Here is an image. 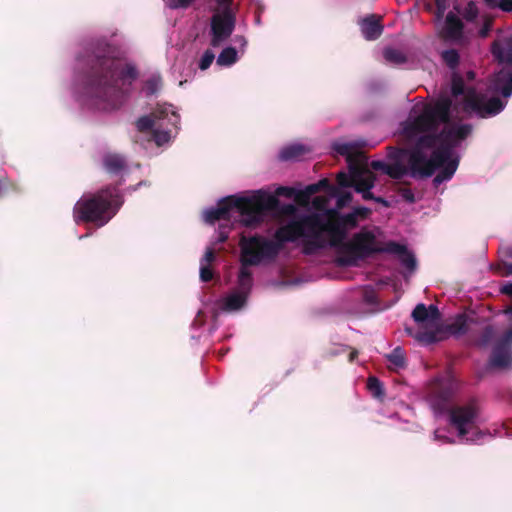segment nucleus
I'll return each mask as SVG.
<instances>
[{
	"label": "nucleus",
	"instance_id": "nucleus-1",
	"mask_svg": "<svg viewBox=\"0 0 512 512\" xmlns=\"http://www.w3.org/2000/svg\"><path fill=\"white\" fill-rule=\"evenodd\" d=\"M83 96L95 108L103 111L118 109L124 102V85L138 78L132 64H123L115 49L104 39L87 42L78 56Z\"/></svg>",
	"mask_w": 512,
	"mask_h": 512
},
{
	"label": "nucleus",
	"instance_id": "nucleus-2",
	"mask_svg": "<svg viewBox=\"0 0 512 512\" xmlns=\"http://www.w3.org/2000/svg\"><path fill=\"white\" fill-rule=\"evenodd\" d=\"M451 107L452 100L449 97H441L434 104L426 105L422 113L404 127L405 135L412 138L417 133L436 132L441 124L449 123ZM458 163V160L448 161V149L442 147L439 133L419 136L409 150L410 175L414 178H428L440 169L433 179L436 187L453 177Z\"/></svg>",
	"mask_w": 512,
	"mask_h": 512
},
{
	"label": "nucleus",
	"instance_id": "nucleus-3",
	"mask_svg": "<svg viewBox=\"0 0 512 512\" xmlns=\"http://www.w3.org/2000/svg\"><path fill=\"white\" fill-rule=\"evenodd\" d=\"M371 213L370 208L354 206L346 214L333 213L331 219H324L322 203V234H326L329 245L335 248V262L339 266H356L360 261L380 253V246L372 231L362 229L347 240L349 232L368 219Z\"/></svg>",
	"mask_w": 512,
	"mask_h": 512
},
{
	"label": "nucleus",
	"instance_id": "nucleus-4",
	"mask_svg": "<svg viewBox=\"0 0 512 512\" xmlns=\"http://www.w3.org/2000/svg\"><path fill=\"white\" fill-rule=\"evenodd\" d=\"M299 238H312L311 245L320 248V215H304L291 219L274 233V240L263 235H242L239 240L240 262L244 265H260L274 261L287 242Z\"/></svg>",
	"mask_w": 512,
	"mask_h": 512
},
{
	"label": "nucleus",
	"instance_id": "nucleus-5",
	"mask_svg": "<svg viewBox=\"0 0 512 512\" xmlns=\"http://www.w3.org/2000/svg\"><path fill=\"white\" fill-rule=\"evenodd\" d=\"M123 203V195L117 186H105L76 202L73 208L74 221L102 227L117 214Z\"/></svg>",
	"mask_w": 512,
	"mask_h": 512
},
{
	"label": "nucleus",
	"instance_id": "nucleus-6",
	"mask_svg": "<svg viewBox=\"0 0 512 512\" xmlns=\"http://www.w3.org/2000/svg\"><path fill=\"white\" fill-rule=\"evenodd\" d=\"M233 196V209L240 214V222L245 227H257L260 225L268 212H276L281 217L298 219L304 217L299 215L298 209L293 204H280L277 197L258 191L250 197Z\"/></svg>",
	"mask_w": 512,
	"mask_h": 512
},
{
	"label": "nucleus",
	"instance_id": "nucleus-7",
	"mask_svg": "<svg viewBox=\"0 0 512 512\" xmlns=\"http://www.w3.org/2000/svg\"><path fill=\"white\" fill-rule=\"evenodd\" d=\"M354 175L341 171L332 184L322 177V201L324 204V219H331L333 213L344 214L342 211L353 201V194L347 190L353 186Z\"/></svg>",
	"mask_w": 512,
	"mask_h": 512
},
{
	"label": "nucleus",
	"instance_id": "nucleus-8",
	"mask_svg": "<svg viewBox=\"0 0 512 512\" xmlns=\"http://www.w3.org/2000/svg\"><path fill=\"white\" fill-rule=\"evenodd\" d=\"M480 406L476 399H470L463 404H455L448 410V420L452 428L457 431V436L465 441H477L483 437L478 427Z\"/></svg>",
	"mask_w": 512,
	"mask_h": 512
},
{
	"label": "nucleus",
	"instance_id": "nucleus-9",
	"mask_svg": "<svg viewBox=\"0 0 512 512\" xmlns=\"http://www.w3.org/2000/svg\"><path fill=\"white\" fill-rule=\"evenodd\" d=\"M412 317L415 322L425 326V329L419 330L415 334L411 328H406L407 333L419 343L430 345L442 339V331L438 328L440 312L436 305L431 304L426 307L425 304L420 303L414 308Z\"/></svg>",
	"mask_w": 512,
	"mask_h": 512
},
{
	"label": "nucleus",
	"instance_id": "nucleus-10",
	"mask_svg": "<svg viewBox=\"0 0 512 512\" xmlns=\"http://www.w3.org/2000/svg\"><path fill=\"white\" fill-rule=\"evenodd\" d=\"M452 334L467 335L470 344L478 347H487L496 337L498 330L494 325H485L481 329L476 327V322L465 315H459L449 325Z\"/></svg>",
	"mask_w": 512,
	"mask_h": 512
},
{
	"label": "nucleus",
	"instance_id": "nucleus-11",
	"mask_svg": "<svg viewBox=\"0 0 512 512\" xmlns=\"http://www.w3.org/2000/svg\"><path fill=\"white\" fill-rule=\"evenodd\" d=\"M506 103L499 97L488 98L479 94L474 88H468L465 95V110L474 112L480 118H489L499 114L505 108Z\"/></svg>",
	"mask_w": 512,
	"mask_h": 512
},
{
	"label": "nucleus",
	"instance_id": "nucleus-12",
	"mask_svg": "<svg viewBox=\"0 0 512 512\" xmlns=\"http://www.w3.org/2000/svg\"><path fill=\"white\" fill-rule=\"evenodd\" d=\"M407 154L409 151L406 149L389 146L387 147V159L391 163L374 160L370 163V167L375 171H381L392 179L400 180L410 172V168L404 164V157Z\"/></svg>",
	"mask_w": 512,
	"mask_h": 512
},
{
	"label": "nucleus",
	"instance_id": "nucleus-13",
	"mask_svg": "<svg viewBox=\"0 0 512 512\" xmlns=\"http://www.w3.org/2000/svg\"><path fill=\"white\" fill-rule=\"evenodd\" d=\"M512 365V327L495 342L488 366L494 369H507Z\"/></svg>",
	"mask_w": 512,
	"mask_h": 512
},
{
	"label": "nucleus",
	"instance_id": "nucleus-14",
	"mask_svg": "<svg viewBox=\"0 0 512 512\" xmlns=\"http://www.w3.org/2000/svg\"><path fill=\"white\" fill-rule=\"evenodd\" d=\"M235 22L234 13H229L228 10L215 13L211 17L210 23V44L213 47H218L223 41L228 39L234 31Z\"/></svg>",
	"mask_w": 512,
	"mask_h": 512
},
{
	"label": "nucleus",
	"instance_id": "nucleus-15",
	"mask_svg": "<svg viewBox=\"0 0 512 512\" xmlns=\"http://www.w3.org/2000/svg\"><path fill=\"white\" fill-rule=\"evenodd\" d=\"M233 293L216 299L211 305L212 318L216 320L221 313H234L241 310L247 302L249 290H233Z\"/></svg>",
	"mask_w": 512,
	"mask_h": 512
},
{
	"label": "nucleus",
	"instance_id": "nucleus-16",
	"mask_svg": "<svg viewBox=\"0 0 512 512\" xmlns=\"http://www.w3.org/2000/svg\"><path fill=\"white\" fill-rule=\"evenodd\" d=\"M318 191H320V180L307 186L304 190L296 191L294 197L295 203L306 209L305 212H302L293 204L298 209L299 215H313L315 213L320 215V196H314L311 201V197Z\"/></svg>",
	"mask_w": 512,
	"mask_h": 512
},
{
	"label": "nucleus",
	"instance_id": "nucleus-17",
	"mask_svg": "<svg viewBox=\"0 0 512 512\" xmlns=\"http://www.w3.org/2000/svg\"><path fill=\"white\" fill-rule=\"evenodd\" d=\"M471 132L472 126L470 124L445 127L439 132L442 147H446L448 149V161L454 160L452 158L454 148L460 141L465 140Z\"/></svg>",
	"mask_w": 512,
	"mask_h": 512
},
{
	"label": "nucleus",
	"instance_id": "nucleus-18",
	"mask_svg": "<svg viewBox=\"0 0 512 512\" xmlns=\"http://www.w3.org/2000/svg\"><path fill=\"white\" fill-rule=\"evenodd\" d=\"M349 170L350 173L354 175L352 188H354L356 192L371 190L374 187L376 176L367 167V161L356 166H351Z\"/></svg>",
	"mask_w": 512,
	"mask_h": 512
},
{
	"label": "nucleus",
	"instance_id": "nucleus-19",
	"mask_svg": "<svg viewBox=\"0 0 512 512\" xmlns=\"http://www.w3.org/2000/svg\"><path fill=\"white\" fill-rule=\"evenodd\" d=\"M489 89L494 93L501 94L504 98L512 95V67H503L494 74Z\"/></svg>",
	"mask_w": 512,
	"mask_h": 512
},
{
	"label": "nucleus",
	"instance_id": "nucleus-20",
	"mask_svg": "<svg viewBox=\"0 0 512 512\" xmlns=\"http://www.w3.org/2000/svg\"><path fill=\"white\" fill-rule=\"evenodd\" d=\"M233 196H227L221 199L217 206L205 212V221L209 224H214L216 221L224 220L229 222L231 218V211L233 210Z\"/></svg>",
	"mask_w": 512,
	"mask_h": 512
},
{
	"label": "nucleus",
	"instance_id": "nucleus-21",
	"mask_svg": "<svg viewBox=\"0 0 512 512\" xmlns=\"http://www.w3.org/2000/svg\"><path fill=\"white\" fill-rule=\"evenodd\" d=\"M491 53L504 67H512V36L495 40L491 45Z\"/></svg>",
	"mask_w": 512,
	"mask_h": 512
},
{
	"label": "nucleus",
	"instance_id": "nucleus-22",
	"mask_svg": "<svg viewBox=\"0 0 512 512\" xmlns=\"http://www.w3.org/2000/svg\"><path fill=\"white\" fill-rule=\"evenodd\" d=\"M361 32L366 40H376L383 32L382 17L370 14L359 21Z\"/></svg>",
	"mask_w": 512,
	"mask_h": 512
},
{
	"label": "nucleus",
	"instance_id": "nucleus-23",
	"mask_svg": "<svg viewBox=\"0 0 512 512\" xmlns=\"http://www.w3.org/2000/svg\"><path fill=\"white\" fill-rule=\"evenodd\" d=\"M310 152L311 148L309 146L301 143H292L280 149L278 158L283 162L300 161Z\"/></svg>",
	"mask_w": 512,
	"mask_h": 512
},
{
	"label": "nucleus",
	"instance_id": "nucleus-24",
	"mask_svg": "<svg viewBox=\"0 0 512 512\" xmlns=\"http://www.w3.org/2000/svg\"><path fill=\"white\" fill-rule=\"evenodd\" d=\"M333 150L346 157V162L348 165V169L351 168V166H356L362 162H366L367 158L366 156L355 149V147L350 143H335L333 144Z\"/></svg>",
	"mask_w": 512,
	"mask_h": 512
},
{
	"label": "nucleus",
	"instance_id": "nucleus-25",
	"mask_svg": "<svg viewBox=\"0 0 512 512\" xmlns=\"http://www.w3.org/2000/svg\"><path fill=\"white\" fill-rule=\"evenodd\" d=\"M463 23L453 13H448L445 20V27L441 32L442 38L446 40H458L463 34Z\"/></svg>",
	"mask_w": 512,
	"mask_h": 512
},
{
	"label": "nucleus",
	"instance_id": "nucleus-26",
	"mask_svg": "<svg viewBox=\"0 0 512 512\" xmlns=\"http://www.w3.org/2000/svg\"><path fill=\"white\" fill-rule=\"evenodd\" d=\"M103 166L109 174L119 175L127 169L128 164L123 155L108 153L103 157Z\"/></svg>",
	"mask_w": 512,
	"mask_h": 512
},
{
	"label": "nucleus",
	"instance_id": "nucleus-27",
	"mask_svg": "<svg viewBox=\"0 0 512 512\" xmlns=\"http://www.w3.org/2000/svg\"><path fill=\"white\" fill-rule=\"evenodd\" d=\"M163 113V111L159 112V114L158 112H154L151 115L140 117L136 122V127L138 131H152L154 127L159 123V121L164 119V117H162Z\"/></svg>",
	"mask_w": 512,
	"mask_h": 512
},
{
	"label": "nucleus",
	"instance_id": "nucleus-28",
	"mask_svg": "<svg viewBox=\"0 0 512 512\" xmlns=\"http://www.w3.org/2000/svg\"><path fill=\"white\" fill-rule=\"evenodd\" d=\"M383 57L386 60V62L394 65H400L407 61V57L405 54L394 48H386L383 51Z\"/></svg>",
	"mask_w": 512,
	"mask_h": 512
},
{
	"label": "nucleus",
	"instance_id": "nucleus-29",
	"mask_svg": "<svg viewBox=\"0 0 512 512\" xmlns=\"http://www.w3.org/2000/svg\"><path fill=\"white\" fill-rule=\"evenodd\" d=\"M162 127H163V124H162V122L159 121V123L151 131L152 140L156 143L157 146H161V145L167 143L171 137V131L167 130V129H163Z\"/></svg>",
	"mask_w": 512,
	"mask_h": 512
},
{
	"label": "nucleus",
	"instance_id": "nucleus-30",
	"mask_svg": "<svg viewBox=\"0 0 512 512\" xmlns=\"http://www.w3.org/2000/svg\"><path fill=\"white\" fill-rule=\"evenodd\" d=\"M367 389L370 394L376 398L382 400L385 396V391L382 382L375 376H370L367 379Z\"/></svg>",
	"mask_w": 512,
	"mask_h": 512
},
{
	"label": "nucleus",
	"instance_id": "nucleus-31",
	"mask_svg": "<svg viewBox=\"0 0 512 512\" xmlns=\"http://www.w3.org/2000/svg\"><path fill=\"white\" fill-rule=\"evenodd\" d=\"M237 61V51L233 47H227L221 51L217 58V64L220 66H230Z\"/></svg>",
	"mask_w": 512,
	"mask_h": 512
},
{
	"label": "nucleus",
	"instance_id": "nucleus-32",
	"mask_svg": "<svg viewBox=\"0 0 512 512\" xmlns=\"http://www.w3.org/2000/svg\"><path fill=\"white\" fill-rule=\"evenodd\" d=\"M388 361L393 364L397 369L404 368L406 366V359L404 350L401 347L394 348L387 356Z\"/></svg>",
	"mask_w": 512,
	"mask_h": 512
},
{
	"label": "nucleus",
	"instance_id": "nucleus-33",
	"mask_svg": "<svg viewBox=\"0 0 512 512\" xmlns=\"http://www.w3.org/2000/svg\"><path fill=\"white\" fill-rule=\"evenodd\" d=\"M502 256L505 258L500 273L504 276L512 275V246L506 245L501 248Z\"/></svg>",
	"mask_w": 512,
	"mask_h": 512
},
{
	"label": "nucleus",
	"instance_id": "nucleus-34",
	"mask_svg": "<svg viewBox=\"0 0 512 512\" xmlns=\"http://www.w3.org/2000/svg\"><path fill=\"white\" fill-rule=\"evenodd\" d=\"M468 89L465 88V83H464V80L462 78V76H460L459 74L457 73H454L452 75V80H451V93L454 97H458L460 95H466Z\"/></svg>",
	"mask_w": 512,
	"mask_h": 512
},
{
	"label": "nucleus",
	"instance_id": "nucleus-35",
	"mask_svg": "<svg viewBox=\"0 0 512 512\" xmlns=\"http://www.w3.org/2000/svg\"><path fill=\"white\" fill-rule=\"evenodd\" d=\"M408 251L407 247L403 244H400L395 241H389L385 244L384 247H380V253L386 252L391 254H396L399 257L405 254Z\"/></svg>",
	"mask_w": 512,
	"mask_h": 512
},
{
	"label": "nucleus",
	"instance_id": "nucleus-36",
	"mask_svg": "<svg viewBox=\"0 0 512 512\" xmlns=\"http://www.w3.org/2000/svg\"><path fill=\"white\" fill-rule=\"evenodd\" d=\"M442 59L450 69H455L459 65L460 56L455 49H449L442 52Z\"/></svg>",
	"mask_w": 512,
	"mask_h": 512
},
{
	"label": "nucleus",
	"instance_id": "nucleus-37",
	"mask_svg": "<svg viewBox=\"0 0 512 512\" xmlns=\"http://www.w3.org/2000/svg\"><path fill=\"white\" fill-rule=\"evenodd\" d=\"M162 86V79L159 75H153L148 78L145 82V92L146 95H153L157 93Z\"/></svg>",
	"mask_w": 512,
	"mask_h": 512
},
{
	"label": "nucleus",
	"instance_id": "nucleus-38",
	"mask_svg": "<svg viewBox=\"0 0 512 512\" xmlns=\"http://www.w3.org/2000/svg\"><path fill=\"white\" fill-rule=\"evenodd\" d=\"M363 297H364V301L367 304L374 306L377 310H382V309H385L388 307V306L380 305V300H379L377 290H374V289L364 290Z\"/></svg>",
	"mask_w": 512,
	"mask_h": 512
},
{
	"label": "nucleus",
	"instance_id": "nucleus-39",
	"mask_svg": "<svg viewBox=\"0 0 512 512\" xmlns=\"http://www.w3.org/2000/svg\"><path fill=\"white\" fill-rule=\"evenodd\" d=\"M399 258H400L402 265L405 266L406 269L410 273H412L416 270L417 261H416L415 256L410 251H407L405 254L401 255Z\"/></svg>",
	"mask_w": 512,
	"mask_h": 512
},
{
	"label": "nucleus",
	"instance_id": "nucleus-40",
	"mask_svg": "<svg viewBox=\"0 0 512 512\" xmlns=\"http://www.w3.org/2000/svg\"><path fill=\"white\" fill-rule=\"evenodd\" d=\"M478 14L479 10L477 5L473 1L468 2L463 11L464 19L472 22L478 17Z\"/></svg>",
	"mask_w": 512,
	"mask_h": 512
},
{
	"label": "nucleus",
	"instance_id": "nucleus-41",
	"mask_svg": "<svg viewBox=\"0 0 512 512\" xmlns=\"http://www.w3.org/2000/svg\"><path fill=\"white\" fill-rule=\"evenodd\" d=\"M252 265H244L241 263V268L239 272V280L242 286L250 285L252 279V273L250 271V267Z\"/></svg>",
	"mask_w": 512,
	"mask_h": 512
},
{
	"label": "nucleus",
	"instance_id": "nucleus-42",
	"mask_svg": "<svg viewBox=\"0 0 512 512\" xmlns=\"http://www.w3.org/2000/svg\"><path fill=\"white\" fill-rule=\"evenodd\" d=\"M214 59H215V54L213 53V51L210 50V49H207L203 53V55H202V57H201V59L199 61V68L201 70L208 69L211 66V64H212Z\"/></svg>",
	"mask_w": 512,
	"mask_h": 512
},
{
	"label": "nucleus",
	"instance_id": "nucleus-43",
	"mask_svg": "<svg viewBox=\"0 0 512 512\" xmlns=\"http://www.w3.org/2000/svg\"><path fill=\"white\" fill-rule=\"evenodd\" d=\"M230 230H231V225L221 224L218 228V237L216 240V244L225 243L229 238Z\"/></svg>",
	"mask_w": 512,
	"mask_h": 512
},
{
	"label": "nucleus",
	"instance_id": "nucleus-44",
	"mask_svg": "<svg viewBox=\"0 0 512 512\" xmlns=\"http://www.w3.org/2000/svg\"><path fill=\"white\" fill-rule=\"evenodd\" d=\"M195 0H168V6L171 9L188 8Z\"/></svg>",
	"mask_w": 512,
	"mask_h": 512
},
{
	"label": "nucleus",
	"instance_id": "nucleus-45",
	"mask_svg": "<svg viewBox=\"0 0 512 512\" xmlns=\"http://www.w3.org/2000/svg\"><path fill=\"white\" fill-rule=\"evenodd\" d=\"M398 193L399 195L401 196V198L408 202V203H414L415 202V195L413 193V191L409 188H400L398 190Z\"/></svg>",
	"mask_w": 512,
	"mask_h": 512
},
{
	"label": "nucleus",
	"instance_id": "nucleus-46",
	"mask_svg": "<svg viewBox=\"0 0 512 512\" xmlns=\"http://www.w3.org/2000/svg\"><path fill=\"white\" fill-rule=\"evenodd\" d=\"M296 191L297 190L292 187L281 186V187L277 188L276 194L279 196L287 197V198H292V197L294 198Z\"/></svg>",
	"mask_w": 512,
	"mask_h": 512
},
{
	"label": "nucleus",
	"instance_id": "nucleus-47",
	"mask_svg": "<svg viewBox=\"0 0 512 512\" xmlns=\"http://www.w3.org/2000/svg\"><path fill=\"white\" fill-rule=\"evenodd\" d=\"M200 278L203 282H209L213 278L212 269L208 266H202L200 270Z\"/></svg>",
	"mask_w": 512,
	"mask_h": 512
},
{
	"label": "nucleus",
	"instance_id": "nucleus-48",
	"mask_svg": "<svg viewBox=\"0 0 512 512\" xmlns=\"http://www.w3.org/2000/svg\"><path fill=\"white\" fill-rule=\"evenodd\" d=\"M497 7L504 12H512V0H500Z\"/></svg>",
	"mask_w": 512,
	"mask_h": 512
},
{
	"label": "nucleus",
	"instance_id": "nucleus-49",
	"mask_svg": "<svg viewBox=\"0 0 512 512\" xmlns=\"http://www.w3.org/2000/svg\"><path fill=\"white\" fill-rule=\"evenodd\" d=\"M216 2L220 7H222V11L228 10L229 13H233L231 8L233 0H216Z\"/></svg>",
	"mask_w": 512,
	"mask_h": 512
},
{
	"label": "nucleus",
	"instance_id": "nucleus-50",
	"mask_svg": "<svg viewBox=\"0 0 512 512\" xmlns=\"http://www.w3.org/2000/svg\"><path fill=\"white\" fill-rule=\"evenodd\" d=\"M215 259V252L213 249L208 248L204 255V260L206 262H212Z\"/></svg>",
	"mask_w": 512,
	"mask_h": 512
},
{
	"label": "nucleus",
	"instance_id": "nucleus-51",
	"mask_svg": "<svg viewBox=\"0 0 512 512\" xmlns=\"http://www.w3.org/2000/svg\"><path fill=\"white\" fill-rule=\"evenodd\" d=\"M364 200H374V194L370 190H364L360 192Z\"/></svg>",
	"mask_w": 512,
	"mask_h": 512
},
{
	"label": "nucleus",
	"instance_id": "nucleus-52",
	"mask_svg": "<svg viewBox=\"0 0 512 512\" xmlns=\"http://www.w3.org/2000/svg\"><path fill=\"white\" fill-rule=\"evenodd\" d=\"M435 439L442 440V441H444L446 443H454V440L449 439L446 436H440L437 431L435 432Z\"/></svg>",
	"mask_w": 512,
	"mask_h": 512
},
{
	"label": "nucleus",
	"instance_id": "nucleus-53",
	"mask_svg": "<svg viewBox=\"0 0 512 512\" xmlns=\"http://www.w3.org/2000/svg\"><path fill=\"white\" fill-rule=\"evenodd\" d=\"M435 439L442 440V441H444L446 443H454V440L449 439L446 436H440L437 431L435 432Z\"/></svg>",
	"mask_w": 512,
	"mask_h": 512
},
{
	"label": "nucleus",
	"instance_id": "nucleus-54",
	"mask_svg": "<svg viewBox=\"0 0 512 512\" xmlns=\"http://www.w3.org/2000/svg\"><path fill=\"white\" fill-rule=\"evenodd\" d=\"M358 357V351L356 349H352L349 353L348 360L349 362H353Z\"/></svg>",
	"mask_w": 512,
	"mask_h": 512
},
{
	"label": "nucleus",
	"instance_id": "nucleus-55",
	"mask_svg": "<svg viewBox=\"0 0 512 512\" xmlns=\"http://www.w3.org/2000/svg\"><path fill=\"white\" fill-rule=\"evenodd\" d=\"M490 29V23H485L484 27L481 29L480 34L481 36H486L488 34V31Z\"/></svg>",
	"mask_w": 512,
	"mask_h": 512
},
{
	"label": "nucleus",
	"instance_id": "nucleus-56",
	"mask_svg": "<svg viewBox=\"0 0 512 512\" xmlns=\"http://www.w3.org/2000/svg\"><path fill=\"white\" fill-rule=\"evenodd\" d=\"M484 2L486 3V5L490 8H495L497 7L498 5V0H484Z\"/></svg>",
	"mask_w": 512,
	"mask_h": 512
},
{
	"label": "nucleus",
	"instance_id": "nucleus-57",
	"mask_svg": "<svg viewBox=\"0 0 512 512\" xmlns=\"http://www.w3.org/2000/svg\"><path fill=\"white\" fill-rule=\"evenodd\" d=\"M374 201H375V202H377V203H381V204H383V205H384V206H386V207H388V206H389L388 201H387V200H385V199H384V198H382V197H376V196H375V197H374Z\"/></svg>",
	"mask_w": 512,
	"mask_h": 512
},
{
	"label": "nucleus",
	"instance_id": "nucleus-58",
	"mask_svg": "<svg viewBox=\"0 0 512 512\" xmlns=\"http://www.w3.org/2000/svg\"><path fill=\"white\" fill-rule=\"evenodd\" d=\"M499 288H508V289H511L512 288V282H502L499 286Z\"/></svg>",
	"mask_w": 512,
	"mask_h": 512
},
{
	"label": "nucleus",
	"instance_id": "nucleus-59",
	"mask_svg": "<svg viewBox=\"0 0 512 512\" xmlns=\"http://www.w3.org/2000/svg\"><path fill=\"white\" fill-rule=\"evenodd\" d=\"M467 78L470 80H473L475 78V72L474 71H468L467 72Z\"/></svg>",
	"mask_w": 512,
	"mask_h": 512
},
{
	"label": "nucleus",
	"instance_id": "nucleus-60",
	"mask_svg": "<svg viewBox=\"0 0 512 512\" xmlns=\"http://www.w3.org/2000/svg\"><path fill=\"white\" fill-rule=\"evenodd\" d=\"M500 291H501V292H503V293H506V294L510 295V296H511V298H512V290H500Z\"/></svg>",
	"mask_w": 512,
	"mask_h": 512
},
{
	"label": "nucleus",
	"instance_id": "nucleus-61",
	"mask_svg": "<svg viewBox=\"0 0 512 512\" xmlns=\"http://www.w3.org/2000/svg\"><path fill=\"white\" fill-rule=\"evenodd\" d=\"M359 288L366 289V288H372V287L370 285H364V286H360Z\"/></svg>",
	"mask_w": 512,
	"mask_h": 512
},
{
	"label": "nucleus",
	"instance_id": "nucleus-62",
	"mask_svg": "<svg viewBox=\"0 0 512 512\" xmlns=\"http://www.w3.org/2000/svg\"><path fill=\"white\" fill-rule=\"evenodd\" d=\"M505 312L506 313H512V307H509Z\"/></svg>",
	"mask_w": 512,
	"mask_h": 512
},
{
	"label": "nucleus",
	"instance_id": "nucleus-63",
	"mask_svg": "<svg viewBox=\"0 0 512 512\" xmlns=\"http://www.w3.org/2000/svg\"><path fill=\"white\" fill-rule=\"evenodd\" d=\"M344 351H345V348L343 346H341L337 352H344Z\"/></svg>",
	"mask_w": 512,
	"mask_h": 512
},
{
	"label": "nucleus",
	"instance_id": "nucleus-64",
	"mask_svg": "<svg viewBox=\"0 0 512 512\" xmlns=\"http://www.w3.org/2000/svg\"><path fill=\"white\" fill-rule=\"evenodd\" d=\"M172 117H173V118H175V119H177V118H178V115H177V114H175V113H172Z\"/></svg>",
	"mask_w": 512,
	"mask_h": 512
}]
</instances>
